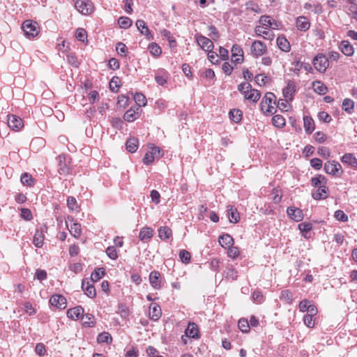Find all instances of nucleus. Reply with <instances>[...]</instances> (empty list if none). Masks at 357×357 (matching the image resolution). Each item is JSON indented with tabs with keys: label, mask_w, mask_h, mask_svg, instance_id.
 <instances>
[{
	"label": "nucleus",
	"mask_w": 357,
	"mask_h": 357,
	"mask_svg": "<svg viewBox=\"0 0 357 357\" xmlns=\"http://www.w3.org/2000/svg\"><path fill=\"white\" fill-rule=\"evenodd\" d=\"M75 7L83 15H89L93 10V3L89 0H77L75 3Z\"/></svg>",
	"instance_id": "obj_5"
},
{
	"label": "nucleus",
	"mask_w": 357,
	"mask_h": 357,
	"mask_svg": "<svg viewBox=\"0 0 357 357\" xmlns=\"http://www.w3.org/2000/svg\"><path fill=\"white\" fill-rule=\"evenodd\" d=\"M325 172L333 176H340L342 173L341 165L336 161H328L324 165Z\"/></svg>",
	"instance_id": "obj_7"
},
{
	"label": "nucleus",
	"mask_w": 357,
	"mask_h": 357,
	"mask_svg": "<svg viewBox=\"0 0 357 357\" xmlns=\"http://www.w3.org/2000/svg\"><path fill=\"white\" fill-rule=\"evenodd\" d=\"M84 313V309L81 306L70 308L67 311V315L69 318L77 319Z\"/></svg>",
	"instance_id": "obj_23"
},
{
	"label": "nucleus",
	"mask_w": 357,
	"mask_h": 357,
	"mask_svg": "<svg viewBox=\"0 0 357 357\" xmlns=\"http://www.w3.org/2000/svg\"><path fill=\"white\" fill-rule=\"evenodd\" d=\"M94 317L91 314H86L82 317L83 325L91 327L93 326Z\"/></svg>",
	"instance_id": "obj_46"
},
{
	"label": "nucleus",
	"mask_w": 357,
	"mask_h": 357,
	"mask_svg": "<svg viewBox=\"0 0 357 357\" xmlns=\"http://www.w3.org/2000/svg\"><path fill=\"white\" fill-rule=\"evenodd\" d=\"M116 50L120 55H125L127 52V47L123 43H118L116 46Z\"/></svg>",
	"instance_id": "obj_62"
},
{
	"label": "nucleus",
	"mask_w": 357,
	"mask_h": 357,
	"mask_svg": "<svg viewBox=\"0 0 357 357\" xmlns=\"http://www.w3.org/2000/svg\"><path fill=\"white\" fill-rule=\"evenodd\" d=\"M149 315L152 320L157 321L161 315L160 306L155 303H152L149 307Z\"/></svg>",
	"instance_id": "obj_21"
},
{
	"label": "nucleus",
	"mask_w": 357,
	"mask_h": 357,
	"mask_svg": "<svg viewBox=\"0 0 357 357\" xmlns=\"http://www.w3.org/2000/svg\"><path fill=\"white\" fill-rule=\"evenodd\" d=\"M275 103L276 97L274 93L271 92L266 93L260 104L261 110L264 111L265 109V107L267 106L268 108L266 109L265 112L273 114L275 108L272 104L275 105Z\"/></svg>",
	"instance_id": "obj_3"
},
{
	"label": "nucleus",
	"mask_w": 357,
	"mask_h": 357,
	"mask_svg": "<svg viewBox=\"0 0 357 357\" xmlns=\"http://www.w3.org/2000/svg\"><path fill=\"white\" fill-rule=\"evenodd\" d=\"M312 87L315 92L319 94L324 95L326 93L327 87L320 81H315L312 83Z\"/></svg>",
	"instance_id": "obj_33"
},
{
	"label": "nucleus",
	"mask_w": 357,
	"mask_h": 357,
	"mask_svg": "<svg viewBox=\"0 0 357 357\" xmlns=\"http://www.w3.org/2000/svg\"><path fill=\"white\" fill-rule=\"evenodd\" d=\"M250 50L254 56L259 57L266 53L267 47L266 44L261 40H255L252 43Z\"/></svg>",
	"instance_id": "obj_8"
},
{
	"label": "nucleus",
	"mask_w": 357,
	"mask_h": 357,
	"mask_svg": "<svg viewBox=\"0 0 357 357\" xmlns=\"http://www.w3.org/2000/svg\"><path fill=\"white\" fill-rule=\"evenodd\" d=\"M137 111L138 110L135 111L132 108L127 110L123 115L124 120L128 122H132L137 119L139 116V112Z\"/></svg>",
	"instance_id": "obj_31"
},
{
	"label": "nucleus",
	"mask_w": 357,
	"mask_h": 357,
	"mask_svg": "<svg viewBox=\"0 0 357 357\" xmlns=\"http://www.w3.org/2000/svg\"><path fill=\"white\" fill-rule=\"evenodd\" d=\"M67 205L70 210L73 211L77 208V201L73 197H68L67 199Z\"/></svg>",
	"instance_id": "obj_61"
},
{
	"label": "nucleus",
	"mask_w": 357,
	"mask_h": 357,
	"mask_svg": "<svg viewBox=\"0 0 357 357\" xmlns=\"http://www.w3.org/2000/svg\"><path fill=\"white\" fill-rule=\"evenodd\" d=\"M255 33L257 36H262L264 38L272 40L274 37L268 31L263 30L261 26H256Z\"/></svg>",
	"instance_id": "obj_40"
},
{
	"label": "nucleus",
	"mask_w": 357,
	"mask_h": 357,
	"mask_svg": "<svg viewBox=\"0 0 357 357\" xmlns=\"http://www.w3.org/2000/svg\"><path fill=\"white\" fill-rule=\"evenodd\" d=\"M241 116L242 112L239 109H234L229 112L230 119L236 123H238L241 120Z\"/></svg>",
	"instance_id": "obj_44"
},
{
	"label": "nucleus",
	"mask_w": 357,
	"mask_h": 357,
	"mask_svg": "<svg viewBox=\"0 0 357 357\" xmlns=\"http://www.w3.org/2000/svg\"><path fill=\"white\" fill-rule=\"evenodd\" d=\"M195 38L197 43L203 50L207 52L213 50L214 47L213 41L208 38L204 36L200 33H197Z\"/></svg>",
	"instance_id": "obj_6"
},
{
	"label": "nucleus",
	"mask_w": 357,
	"mask_h": 357,
	"mask_svg": "<svg viewBox=\"0 0 357 357\" xmlns=\"http://www.w3.org/2000/svg\"><path fill=\"white\" fill-rule=\"evenodd\" d=\"M312 228V224L310 222H302L298 225V229L301 232L307 233Z\"/></svg>",
	"instance_id": "obj_57"
},
{
	"label": "nucleus",
	"mask_w": 357,
	"mask_h": 357,
	"mask_svg": "<svg viewBox=\"0 0 357 357\" xmlns=\"http://www.w3.org/2000/svg\"><path fill=\"white\" fill-rule=\"evenodd\" d=\"M107 256L112 259H116L118 257L116 250L114 246H109L106 250Z\"/></svg>",
	"instance_id": "obj_58"
},
{
	"label": "nucleus",
	"mask_w": 357,
	"mask_h": 357,
	"mask_svg": "<svg viewBox=\"0 0 357 357\" xmlns=\"http://www.w3.org/2000/svg\"><path fill=\"white\" fill-rule=\"evenodd\" d=\"M88 98L90 103L93 104L99 100V93L96 91H91L88 94Z\"/></svg>",
	"instance_id": "obj_55"
},
{
	"label": "nucleus",
	"mask_w": 357,
	"mask_h": 357,
	"mask_svg": "<svg viewBox=\"0 0 357 357\" xmlns=\"http://www.w3.org/2000/svg\"><path fill=\"white\" fill-rule=\"evenodd\" d=\"M153 234L152 229L148 227H143L139 234V238L141 241H144L147 239H150Z\"/></svg>",
	"instance_id": "obj_26"
},
{
	"label": "nucleus",
	"mask_w": 357,
	"mask_h": 357,
	"mask_svg": "<svg viewBox=\"0 0 357 357\" xmlns=\"http://www.w3.org/2000/svg\"><path fill=\"white\" fill-rule=\"evenodd\" d=\"M238 326L239 329L243 333H248L250 330L249 323H248V320L245 319H241L238 321Z\"/></svg>",
	"instance_id": "obj_49"
},
{
	"label": "nucleus",
	"mask_w": 357,
	"mask_h": 357,
	"mask_svg": "<svg viewBox=\"0 0 357 357\" xmlns=\"http://www.w3.org/2000/svg\"><path fill=\"white\" fill-rule=\"evenodd\" d=\"M227 254L229 257L235 259L239 255V250L238 248L231 245L229 247Z\"/></svg>",
	"instance_id": "obj_59"
},
{
	"label": "nucleus",
	"mask_w": 357,
	"mask_h": 357,
	"mask_svg": "<svg viewBox=\"0 0 357 357\" xmlns=\"http://www.w3.org/2000/svg\"><path fill=\"white\" fill-rule=\"evenodd\" d=\"M232 61L236 63H241L243 61V51L238 45H234L231 48Z\"/></svg>",
	"instance_id": "obj_12"
},
{
	"label": "nucleus",
	"mask_w": 357,
	"mask_h": 357,
	"mask_svg": "<svg viewBox=\"0 0 357 357\" xmlns=\"http://www.w3.org/2000/svg\"><path fill=\"white\" fill-rule=\"evenodd\" d=\"M126 149L130 152L134 153L138 148V139L135 137H131L126 142Z\"/></svg>",
	"instance_id": "obj_30"
},
{
	"label": "nucleus",
	"mask_w": 357,
	"mask_h": 357,
	"mask_svg": "<svg viewBox=\"0 0 357 357\" xmlns=\"http://www.w3.org/2000/svg\"><path fill=\"white\" fill-rule=\"evenodd\" d=\"M277 45L278 47L284 52H287L290 50L289 43L284 37L279 36L277 38Z\"/></svg>",
	"instance_id": "obj_32"
},
{
	"label": "nucleus",
	"mask_w": 357,
	"mask_h": 357,
	"mask_svg": "<svg viewBox=\"0 0 357 357\" xmlns=\"http://www.w3.org/2000/svg\"><path fill=\"white\" fill-rule=\"evenodd\" d=\"M155 80L159 85H160V86L165 85L167 80V73H165L164 75H162L157 74L155 76Z\"/></svg>",
	"instance_id": "obj_56"
},
{
	"label": "nucleus",
	"mask_w": 357,
	"mask_h": 357,
	"mask_svg": "<svg viewBox=\"0 0 357 357\" xmlns=\"http://www.w3.org/2000/svg\"><path fill=\"white\" fill-rule=\"evenodd\" d=\"M8 126L13 130H20L23 127L22 119L16 115L8 116Z\"/></svg>",
	"instance_id": "obj_10"
},
{
	"label": "nucleus",
	"mask_w": 357,
	"mask_h": 357,
	"mask_svg": "<svg viewBox=\"0 0 357 357\" xmlns=\"http://www.w3.org/2000/svg\"><path fill=\"white\" fill-rule=\"evenodd\" d=\"M261 93L257 89H252L250 88L247 93L244 94V97L245 99L252 101L253 102H257L260 98Z\"/></svg>",
	"instance_id": "obj_20"
},
{
	"label": "nucleus",
	"mask_w": 357,
	"mask_h": 357,
	"mask_svg": "<svg viewBox=\"0 0 357 357\" xmlns=\"http://www.w3.org/2000/svg\"><path fill=\"white\" fill-rule=\"evenodd\" d=\"M287 213L289 218L296 222H300L303 219V213L302 210L294 206H289Z\"/></svg>",
	"instance_id": "obj_13"
},
{
	"label": "nucleus",
	"mask_w": 357,
	"mask_h": 357,
	"mask_svg": "<svg viewBox=\"0 0 357 357\" xmlns=\"http://www.w3.org/2000/svg\"><path fill=\"white\" fill-rule=\"evenodd\" d=\"M354 107V102L352 100L345 98L342 102V109L347 113L351 114Z\"/></svg>",
	"instance_id": "obj_42"
},
{
	"label": "nucleus",
	"mask_w": 357,
	"mask_h": 357,
	"mask_svg": "<svg viewBox=\"0 0 357 357\" xmlns=\"http://www.w3.org/2000/svg\"><path fill=\"white\" fill-rule=\"evenodd\" d=\"M105 274V269L103 268H100L95 270L91 275V280L93 282H97L100 278H102Z\"/></svg>",
	"instance_id": "obj_38"
},
{
	"label": "nucleus",
	"mask_w": 357,
	"mask_h": 357,
	"mask_svg": "<svg viewBox=\"0 0 357 357\" xmlns=\"http://www.w3.org/2000/svg\"><path fill=\"white\" fill-rule=\"evenodd\" d=\"M295 92V84L293 82L289 81L287 83V86L283 89L282 93L284 97L286 98H289L290 100H292L293 98V94Z\"/></svg>",
	"instance_id": "obj_22"
},
{
	"label": "nucleus",
	"mask_w": 357,
	"mask_h": 357,
	"mask_svg": "<svg viewBox=\"0 0 357 357\" xmlns=\"http://www.w3.org/2000/svg\"><path fill=\"white\" fill-rule=\"evenodd\" d=\"M44 236L42 231L36 230L33 236V243L37 248H41L43 245Z\"/></svg>",
	"instance_id": "obj_34"
},
{
	"label": "nucleus",
	"mask_w": 357,
	"mask_h": 357,
	"mask_svg": "<svg viewBox=\"0 0 357 357\" xmlns=\"http://www.w3.org/2000/svg\"><path fill=\"white\" fill-rule=\"evenodd\" d=\"M280 298L287 303H291L292 301V295L289 290H283L280 294Z\"/></svg>",
	"instance_id": "obj_50"
},
{
	"label": "nucleus",
	"mask_w": 357,
	"mask_h": 357,
	"mask_svg": "<svg viewBox=\"0 0 357 357\" xmlns=\"http://www.w3.org/2000/svg\"><path fill=\"white\" fill-rule=\"evenodd\" d=\"M21 182L27 186H31L33 184L32 176L28 173H24L20 178Z\"/></svg>",
	"instance_id": "obj_45"
},
{
	"label": "nucleus",
	"mask_w": 357,
	"mask_h": 357,
	"mask_svg": "<svg viewBox=\"0 0 357 357\" xmlns=\"http://www.w3.org/2000/svg\"><path fill=\"white\" fill-rule=\"evenodd\" d=\"M134 99L137 105V110L139 109V107H144L146 105V99L144 94L141 93H135L134 95Z\"/></svg>",
	"instance_id": "obj_36"
},
{
	"label": "nucleus",
	"mask_w": 357,
	"mask_h": 357,
	"mask_svg": "<svg viewBox=\"0 0 357 357\" xmlns=\"http://www.w3.org/2000/svg\"><path fill=\"white\" fill-rule=\"evenodd\" d=\"M179 257L183 263L188 264L190 261L191 255L188 251L182 250L179 252Z\"/></svg>",
	"instance_id": "obj_48"
},
{
	"label": "nucleus",
	"mask_w": 357,
	"mask_h": 357,
	"mask_svg": "<svg viewBox=\"0 0 357 357\" xmlns=\"http://www.w3.org/2000/svg\"><path fill=\"white\" fill-rule=\"evenodd\" d=\"M75 36L78 40L84 42L86 39V31L82 28H79L76 31Z\"/></svg>",
	"instance_id": "obj_53"
},
{
	"label": "nucleus",
	"mask_w": 357,
	"mask_h": 357,
	"mask_svg": "<svg viewBox=\"0 0 357 357\" xmlns=\"http://www.w3.org/2000/svg\"><path fill=\"white\" fill-rule=\"evenodd\" d=\"M172 235V230L167 227H161L158 229V236L161 240H167Z\"/></svg>",
	"instance_id": "obj_37"
},
{
	"label": "nucleus",
	"mask_w": 357,
	"mask_h": 357,
	"mask_svg": "<svg viewBox=\"0 0 357 357\" xmlns=\"http://www.w3.org/2000/svg\"><path fill=\"white\" fill-rule=\"evenodd\" d=\"M35 351L39 356H43L46 352L45 347L43 343H38L36 346Z\"/></svg>",
	"instance_id": "obj_63"
},
{
	"label": "nucleus",
	"mask_w": 357,
	"mask_h": 357,
	"mask_svg": "<svg viewBox=\"0 0 357 357\" xmlns=\"http://www.w3.org/2000/svg\"><path fill=\"white\" fill-rule=\"evenodd\" d=\"M312 197L317 200L326 199L328 197V188L326 187V184L317 188V191L312 193Z\"/></svg>",
	"instance_id": "obj_18"
},
{
	"label": "nucleus",
	"mask_w": 357,
	"mask_h": 357,
	"mask_svg": "<svg viewBox=\"0 0 357 357\" xmlns=\"http://www.w3.org/2000/svg\"><path fill=\"white\" fill-rule=\"evenodd\" d=\"M208 30L210 33L208 34L212 40L216 41L220 38V33L214 25H210L208 26Z\"/></svg>",
	"instance_id": "obj_51"
},
{
	"label": "nucleus",
	"mask_w": 357,
	"mask_h": 357,
	"mask_svg": "<svg viewBox=\"0 0 357 357\" xmlns=\"http://www.w3.org/2000/svg\"><path fill=\"white\" fill-rule=\"evenodd\" d=\"M343 163H347L353 167H357V159L351 153H345L341 159Z\"/></svg>",
	"instance_id": "obj_28"
},
{
	"label": "nucleus",
	"mask_w": 357,
	"mask_h": 357,
	"mask_svg": "<svg viewBox=\"0 0 357 357\" xmlns=\"http://www.w3.org/2000/svg\"><path fill=\"white\" fill-rule=\"evenodd\" d=\"M57 159L59 162L58 173L59 175L66 176L71 174L70 159L65 155H59Z\"/></svg>",
	"instance_id": "obj_1"
},
{
	"label": "nucleus",
	"mask_w": 357,
	"mask_h": 357,
	"mask_svg": "<svg viewBox=\"0 0 357 357\" xmlns=\"http://www.w3.org/2000/svg\"><path fill=\"white\" fill-rule=\"evenodd\" d=\"M311 183L314 188H319V186L326 184V178L323 175H318L312 178Z\"/></svg>",
	"instance_id": "obj_35"
},
{
	"label": "nucleus",
	"mask_w": 357,
	"mask_h": 357,
	"mask_svg": "<svg viewBox=\"0 0 357 357\" xmlns=\"http://www.w3.org/2000/svg\"><path fill=\"white\" fill-rule=\"evenodd\" d=\"M228 218L230 222L236 223L240 219L239 213L236 208L231 206H227Z\"/></svg>",
	"instance_id": "obj_24"
},
{
	"label": "nucleus",
	"mask_w": 357,
	"mask_h": 357,
	"mask_svg": "<svg viewBox=\"0 0 357 357\" xmlns=\"http://www.w3.org/2000/svg\"><path fill=\"white\" fill-rule=\"evenodd\" d=\"M185 333L187 337L193 339H199L200 337L198 326L194 322H190L188 324Z\"/></svg>",
	"instance_id": "obj_14"
},
{
	"label": "nucleus",
	"mask_w": 357,
	"mask_h": 357,
	"mask_svg": "<svg viewBox=\"0 0 357 357\" xmlns=\"http://www.w3.org/2000/svg\"><path fill=\"white\" fill-rule=\"evenodd\" d=\"M160 274L158 271H152L149 275V282L151 286L156 289H159L161 287L160 285Z\"/></svg>",
	"instance_id": "obj_17"
},
{
	"label": "nucleus",
	"mask_w": 357,
	"mask_h": 357,
	"mask_svg": "<svg viewBox=\"0 0 357 357\" xmlns=\"http://www.w3.org/2000/svg\"><path fill=\"white\" fill-rule=\"evenodd\" d=\"M73 218L68 217V220H66V223L70 234L75 238H78L81 235L82 232L81 225L77 222H73Z\"/></svg>",
	"instance_id": "obj_9"
},
{
	"label": "nucleus",
	"mask_w": 357,
	"mask_h": 357,
	"mask_svg": "<svg viewBox=\"0 0 357 357\" xmlns=\"http://www.w3.org/2000/svg\"><path fill=\"white\" fill-rule=\"evenodd\" d=\"M285 119L281 115H275L272 118V123L277 128H282L285 126Z\"/></svg>",
	"instance_id": "obj_39"
},
{
	"label": "nucleus",
	"mask_w": 357,
	"mask_h": 357,
	"mask_svg": "<svg viewBox=\"0 0 357 357\" xmlns=\"http://www.w3.org/2000/svg\"><path fill=\"white\" fill-rule=\"evenodd\" d=\"M225 276L228 279L235 280L238 277L237 271H235L232 266H229L227 267V271L225 272Z\"/></svg>",
	"instance_id": "obj_47"
},
{
	"label": "nucleus",
	"mask_w": 357,
	"mask_h": 357,
	"mask_svg": "<svg viewBox=\"0 0 357 357\" xmlns=\"http://www.w3.org/2000/svg\"><path fill=\"white\" fill-rule=\"evenodd\" d=\"M21 217L25 220H31L32 219V214L31 211L28 208H22Z\"/></svg>",
	"instance_id": "obj_64"
},
{
	"label": "nucleus",
	"mask_w": 357,
	"mask_h": 357,
	"mask_svg": "<svg viewBox=\"0 0 357 357\" xmlns=\"http://www.w3.org/2000/svg\"><path fill=\"white\" fill-rule=\"evenodd\" d=\"M340 49L346 56H351L354 54V48L349 41L344 40L341 43Z\"/></svg>",
	"instance_id": "obj_29"
},
{
	"label": "nucleus",
	"mask_w": 357,
	"mask_h": 357,
	"mask_svg": "<svg viewBox=\"0 0 357 357\" xmlns=\"http://www.w3.org/2000/svg\"><path fill=\"white\" fill-rule=\"evenodd\" d=\"M334 217L336 220L341 222H347L348 220V216L341 210L336 211Z\"/></svg>",
	"instance_id": "obj_54"
},
{
	"label": "nucleus",
	"mask_w": 357,
	"mask_h": 357,
	"mask_svg": "<svg viewBox=\"0 0 357 357\" xmlns=\"http://www.w3.org/2000/svg\"><path fill=\"white\" fill-rule=\"evenodd\" d=\"M82 289L85 294L90 298H93L96 295V289L93 284H90L89 281L82 280Z\"/></svg>",
	"instance_id": "obj_16"
},
{
	"label": "nucleus",
	"mask_w": 357,
	"mask_h": 357,
	"mask_svg": "<svg viewBox=\"0 0 357 357\" xmlns=\"http://www.w3.org/2000/svg\"><path fill=\"white\" fill-rule=\"evenodd\" d=\"M310 23L305 16H300L296 19V27L298 30L305 31L309 29Z\"/></svg>",
	"instance_id": "obj_19"
},
{
	"label": "nucleus",
	"mask_w": 357,
	"mask_h": 357,
	"mask_svg": "<svg viewBox=\"0 0 357 357\" xmlns=\"http://www.w3.org/2000/svg\"><path fill=\"white\" fill-rule=\"evenodd\" d=\"M150 52L154 56H159L162 53L161 48L156 43H151L149 45Z\"/></svg>",
	"instance_id": "obj_52"
},
{
	"label": "nucleus",
	"mask_w": 357,
	"mask_h": 357,
	"mask_svg": "<svg viewBox=\"0 0 357 357\" xmlns=\"http://www.w3.org/2000/svg\"><path fill=\"white\" fill-rule=\"evenodd\" d=\"M132 20L128 17H120L118 24L121 29H128L132 25Z\"/></svg>",
	"instance_id": "obj_41"
},
{
	"label": "nucleus",
	"mask_w": 357,
	"mask_h": 357,
	"mask_svg": "<svg viewBox=\"0 0 357 357\" xmlns=\"http://www.w3.org/2000/svg\"><path fill=\"white\" fill-rule=\"evenodd\" d=\"M314 68L320 72L324 73L328 67V58L323 54H317L312 61Z\"/></svg>",
	"instance_id": "obj_4"
},
{
	"label": "nucleus",
	"mask_w": 357,
	"mask_h": 357,
	"mask_svg": "<svg viewBox=\"0 0 357 357\" xmlns=\"http://www.w3.org/2000/svg\"><path fill=\"white\" fill-rule=\"evenodd\" d=\"M304 324L309 328H313L314 326V321L313 317L306 314L303 317Z\"/></svg>",
	"instance_id": "obj_60"
},
{
	"label": "nucleus",
	"mask_w": 357,
	"mask_h": 357,
	"mask_svg": "<svg viewBox=\"0 0 357 357\" xmlns=\"http://www.w3.org/2000/svg\"><path fill=\"white\" fill-rule=\"evenodd\" d=\"M304 128L307 133L311 134L314 130V120L307 116L303 117Z\"/></svg>",
	"instance_id": "obj_25"
},
{
	"label": "nucleus",
	"mask_w": 357,
	"mask_h": 357,
	"mask_svg": "<svg viewBox=\"0 0 357 357\" xmlns=\"http://www.w3.org/2000/svg\"><path fill=\"white\" fill-rule=\"evenodd\" d=\"M136 26L140 31L141 34L144 35L148 39H153V36L151 34V32L144 20H137L136 22Z\"/></svg>",
	"instance_id": "obj_15"
},
{
	"label": "nucleus",
	"mask_w": 357,
	"mask_h": 357,
	"mask_svg": "<svg viewBox=\"0 0 357 357\" xmlns=\"http://www.w3.org/2000/svg\"><path fill=\"white\" fill-rule=\"evenodd\" d=\"M50 303L59 309H65L66 307V298L59 294L52 295L50 299Z\"/></svg>",
	"instance_id": "obj_11"
},
{
	"label": "nucleus",
	"mask_w": 357,
	"mask_h": 357,
	"mask_svg": "<svg viewBox=\"0 0 357 357\" xmlns=\"http://www.w3.org/2000/svg\"><path fill=\"white\" fill-rule=\"evenodd\" d=\"M219 243L223 248L230 247L234 243V239L229 234H224L219 237Z\"/></svg>",
	"instance_id": "obj_27"
},
{
	"label": "nucleus",
	"mask_w": 357,
	"mask_h": 357,
	"mask_svg": "<svg viewBox=\"0 0 357 357\" xmlns=\"http://www.w3.org/2000/svg\"><path fill=\"white\" fill-rule=\"evenodd\" d=\"M22 29L24 35L28 38H33L37 36L39 33V27L37 22L29 20H25L23 22Z\"/></svg>",
	"instance_id": "obj_2"
},
{
	"label": "nucleus",
	"mask_w": 357,
	"mask_h": 357,
	"mask_svg": "<svg viewBox=\"0 0 357 357\" xmlns=\"http://www.w3.org/2000/svg\"><path fill=\"white\" fill-rule=\"evenodd\" d=\"M112 340V337L109 333L103 332L98 335L97 337V341L98 343H104V342H111Z\"/></svg>",
	"instance_id": "obj_43"
}]
</instances>
